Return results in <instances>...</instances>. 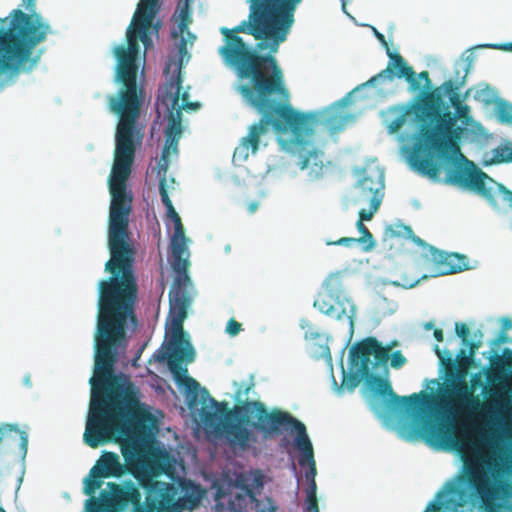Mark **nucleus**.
<instances>
[{
    "label": "nucleus",
    "instance_id": "obj_1",
    "mask_svg": "<svg viewBox=\"0 0 512 512\" xmlns=\"http://www.w3.org/2000/svg\"><path fill=\"white\" fill-rule=\"evenodd\" d=\"M138 297H98L97 325L94 335V374L90 378L91 400L83 440L91 448L116 442L127 463L128 471L144 490L132 481L108 482L99 497L88 495L84 512H184L200 503L204 491L185 477L172 474L169 464L161 458L145 454L138 431H147L143 424L145 411L139 389L130 378L116 374L115 364L127 348V324L137 323L135 305Z\"/></svg>",
    "mask_w": 512,
    "mask_h": 512
},
{
    "label": "nucleus",
    "instance_id": "obj_2",
    "mask_svg": "<svg viewBox=\"0 0 512 512\" xmlns=\"http://www.w3.org/2000/svg\"><path fill=\"white\" fill-rule=\"evenodd\" d=\"M248 19L232 29L222 27L224 45L219 48L224 63L249 83L238 87L244 101L261 115L259 122L235 148L234 156L246 160L259 150L261 138L271 125L276 132L291 130L296 145L310 143L317 123L314 113L294 110L275 54L294 24V12L285 0H248Z\"/></svg>",
    "mask_w": 512,
    "mask_h": 512
},
{
    "label": "nucleus",
    "instance_id": "obj_3",
    "mask_svg": "<svg viewBox=\"0 0 512 512\" xmlns=\"http://www.w3.org/2000/svg\"><path fill=\"white\" fill-rule=\"evenodd\" d=\"M159 10V0H140L127 29V46L119 45L114 53L117 58L116 81L119 91L109 97L108 106L118 116L115 132L114 160L109 176L111 203L109 209L108 245H133L129 233V216L132 211V193L127 181L132 172L137 148L142 144L143 127L138 124L145 101V90L137 83L138 54L142 41L145 49L152 46L149 30Z\"/></svg>",
    "mask_w": 512,
    "mask_h": 512
},
{
    "label": "nucleus",
    "instance_id": "obj_4",
    "mask_svg": "<svg viewBox=\"0 0 512 512\" xmlns=\"http://www.w3.org/2000/svg\"><path fill=\"white\" fill-rule=\"evenodd\" d=\"M183 383L191 395V402L200 397L204 405L200 415L206 431L223 439L231 448L247 450L257 441L254 431L261 432L265 438L281 435L283 431H294V445L301 453L299 465L313 462V446L305 425L287 411L279 408L268 410L263 402L248 400L254 382L236 390L233 407H229L226 401L219 402L211 397L209 391L192 377L186 376Z\"/></svg>",
    "mask_w": 512,
    "mask_h": 512
},
{
    "label": "nucleus",
    "instance_id": "obj_5",
    "mask_svg": "<svg viewBox=\"0 0 512 512\" xmlns=\"http://www.w3.org/2000/svg\"><path fill=\"white\" fill-rule=\"evenodd\" d=\"M456 113L442 112V94L439 89L423 91L413 102L396 105L389 112L394 116L388 123L389 133L394 134L414 115L419 128L413 137L409 161L414 170L431 179L441 173L442 162H450L453 156L461 155L459 141L464 128L457 126V119L468 123L470 108L462 104L459 95L450 97Z\"/></svg>",
    "mask_w": 512,
    "mask_h": 512
},
{
    "label": "nucleus",
    "instance_id": "obj_6",
    "mask_svg": "<svg viewBox=\"0 0 512 512\" xmlns=\"http://www.w3.org/2000/svg\"><path fill=\"white\" fill-rule=\"evenodd\" d=\"M159 193L163 205L166 207L168 217L174 223V233L171 239V266L175 273V279L169 293L170 297V318L171 331L167 349L169 353L163 354L159 360H167L169 369L175 374L178 381H181L179 372L187 373L182 367V362L194 361L195 351L183 330V322L187 317V310L191 302L189 288L191 279L188 275L190 262L186 246L185 230L180 216L176 212L165 188V179L161 180Z\"/></svg>",
    "mask_w": 512,
    "mask_h": 512
},
{
    "label": "nucleus",
    "instance_id": "obj_7",
    "mask_svg": "<svg viewBox=\"0 0 512 512\" xmlns=\"http://www.w3.org/2000/svg\"><path fill=\"white\" fill-rule=\"evenodd\" d=\"M455 331L463 344L469 345L470 356H466L465 350L460 351L457 366L450 363L444 385L434 399L435 405L447 416L446 419L438 423H428L423 427L427 441L441 447H456L459 444L452 419L482 406L479 397L473 394L465 379L467 368L481 343L468 342L469 328L465 323H456Z\"/></svg>",
    "mask_w": 512,
    "mask_h": 512
},
{
    "label": "nucleus",
    "instance_id": "obj_8",
    "mask_svg": "<svg viewBox=\"0 0 512 512\" xmlns=\"http://www.w3.org/2000/svg\"><path fill=\"white\" fill-rule=\"evenodd\" d=\"M49 33L50 27L39 16L26 15L21 9L1 19L0 78L14 82L21 73L35 69L40 60L35 49Z\"/></svg>",
    "mask_w": 512,
    "mask_h": 512
},
{
    "label": "nucleus",
    "instance_id": "obj_9",
    "mask_svg": "<svg viewBox=\"0 0 512 512\" xmlns=\"http://www.w3.org/2000/svg\"><path fill=\"white\" fill-rule=\"evenodd\" d=\"M492 482L477 465L467 466L465 480L486 512H512V460L505 457Z\"/></svg>",
    "mask_w": 512,
    "mask_h": 512
},
{
    "label": "nucleus",
    "instance_id": "obj_10",
    "mask_svg": "<svg viewBox=\"0 0 512 512\" xmlns=\"http://www.w3.org/2000/svg\"><path fill=\"white\" fill-rule=\"evenodd\" d=\"M447 182L475 191L495 209L512 206V191L480 169L469 170L457 166L448 171Z\"/></svg>",
    "mask_w": 512,
    "mask_h": 512
},
{
    "label": "nucleus",
    "instance_id": "obj_11",
    "mask_svg": "<svg viewBox=\"0 0 512 512\" xmlns=\"http://www.w3.org/2000/svg\"><path fill=\"white\" fill-rule=\"evenodd\" d=\"M264 486V475L260 470H251L236 475L233 488L228 493L229 512H275L270 498L258 500L256 491Z\"/></svg>",
    "mask_w": 512,
    "mask_h": 512
},
{
    "label": "nucleus",
    "instance_id": "obj_12",
    "mask_svg": "<svg viewBox=\"0 0 512 512\" xmlns=\"http://www.w3.org/2000/svg\"><path fill=\"white\" fill-rule=\"evenodd\" d=\"M390 347L382 346L374 337L356 343L350 350V362L356 368L353 373L343 376L342 386L353 391L362 380H366L372 368H387Z\"/></svg>",
    "mask_w": 512,
    "mask_h": 512
},
{
    "label": "nucleus",
    "instance_id": "obj_13",
    "mask_svg": "<svg viewBox=\"0 0 512 512\" xmlns=\"http://www.w3.org/2000/svg\"><path fill=\"white\" fill-rule=\"evenodd\" d=\"M314 307L321 313L337 319H348L353 324L355 306L343 295V272L331 273L323 283V290L314 301Z\"/></svg>",
    "mask_w": 512,
    "mask_h": 512
},
{
    "label": "nucleus",
    "instance_id": "obj_14",
    "mask_svg": "<svg viewBox=\"0 0 512 512\" xmlns=\"http://www.w3.org/2000/svg\"><path fill=\"white\" fill-rule=\"evenodd\" d=\"M387 55L389 57V62L386 68L380 71L375 76L371 77L367 82L363 84V86L379 87V93L384 94L385 92L383 89V85L386 82H393L394 78L397 77L399 79L404 78L406 82L409 84V89L412 92L421 89V81H424V91L434 90L431 89V79L429 77L428 71H422L419 74H416L414 69L410 65H408L406 60L399 53H395L392 52L390 49H387ZM420 93L421 91L419 92V94Z\"/></svg>",
    "mask_w": 512,
    "mask_h": 512
},
{
    "label": "nucleus",
    "instance_id": "obj_15",
    "mask_svg": "<svg viewBox=\"0 0 512 512\" xmlns=\"http://www.w3.org/2000/svg\"><path fill=\"white\" fill-rule=\"evenodd\" d=\"M169 86H170L171 90H173V89L175 90V93L172 97V108L174 109V108H176V106H178V108L176 109L175 112L170 113L168 126L165 130L166 141H165L164 148L162 150L161 157L157 164L158 175H161L159 184L161 183L162 179H165V183L167 182L166 173L168 171L169 164H170V160H169L170 154L178 153V142H179V139L182 134V126H181L182 112H181V109L187 110V109L194 108V107L198 106L197 103H189V102L183 103L181 106L178 105L180 91H181V79H180L179 75L176 77L175 80L170 81ZM165 188L167 189L166 184H165Z\"/></svg>",
    "mask_w": 512,
    "mask_h": 512
},
{
    "label": "nucleus",
    "instance_id": "obj_16",
    "mask_svg": "<svg viewBox=\"0 0 512 512\" xmlns=\"http://www.w3.org/2000/svg\"><path fill=\"white\" fill-rule=\"evenodd\" d=\"M366 382L370 390L375 394L388 398V411L418 408L430 399V395L423 391L420 393H413L410 396L401 397L393 391L391 384L387 379L372 374L371 370L369 371V376L366 378Z\"/></svg>",
    "mask_w": 512,
    "mask_h": 512
},
{
    "label": "nucleus",
    "instance_id": "obj_17",
    "mask_svg": "<svg viewBox=\"0 0 512 512\" xmlns=\"http://www.w3.org/2000/svg\"><path fill=\"white\" fill-rule=\"evenodd\" d=\"M128 471L127 463L122 464L118 454L103 452L96 464L91 468L89 475L84 479L83 493L96 494L103 485V479L121 477Z\"/></svg>",
    "mask_w": 512,
    "mask_h": 512
},
{
    "label": "nucleus",
    "instance_id": "obj_18",
    "mask_svg": "<svg viewBox=\"0 0 512 512\" xmlns=\"http://www.w3.org/2000/svg\"><path fill=\"white\" fill-rule=\"evenodd\" d=\"M437 497L438 500L431 502L425 512H463L462 508L468 502L467 491L456 483H448Z\"/></svg>",
    "mask_w": 512,
    "mask_h": 512
},
{
    "label": "nucleus",
    "instance_id": "obj_19",
    "mask_svg": "<svg viewBox=\"0 0 512 512\" xmlns=\"http://www.w3.org/2000/svg\"><path fill=\"white\" fill-rule=\"evenodd\" d=\"M431 260L434 263L433 276L455 274L469 268L465 255L446 253L434 248L431 250Z\"/></svg>",
    "mask_w": 512,
    "mask_h": 512
},
{
    "label": "nucleus",
    "instance_id": "obj_20",
    "mask_svg": "<svg viewBox=\"0 0 512 512\" xmlns=\"http://www.w3.org/2000/svg\"><path fill=\"white\" fill-rule=\"evenodd\" d=\"M192 1L184 0L178 4V25L172 31V38H179L177 48L181 60L187 55V42L190 41L192 43L196 38L188 29L191 23L190 3Z\"/></svg>",
    "mask_w": 512,
    "mask_h": 512
},
{
    "label": "nucleus",
    "instance_id": "obj_21",
    "mask_svg": "<svg viewBox=\"0 0 512 512\" xmlns=\"http://www.w3.org/2000/svg\"><path fill=\"white\" fill-rule=\"evenodd\" d=\"M358 186L361 192V200L366 201L369 198L379 197L380 201L383 198L384 190V174L378 170L366 172L363 178L359 181Z\"/></svg>",
    "mask_w": 512,
    "mask_h": 512
},
{
    "label": "nucleus",
    "instance_id": "obj_22",
    "mask_svg": "<svg viewBox=\"0 0 512 512\" xmlns=\"http://www.w3.org/2000/svg\"><path fill=\"white\" fill-rule=\"evenodd\" d=\"M323 153L314 149L304 156L298 163L301 170L308 169L311 181L318 180L324 175Z\"/></svg>",
    "mask_w": 512,
    "mask_h": 512
},
{
    "label": "nucleus",
    "instance_id": "obj_23",
    "mask_svg": "<svg viewBox=\"0 0 512 512\" xmlns=\"http://www.w3.org/2000/svg\"><path fill=\"white\" fill-rule=\"evenodd\" d=\"M308 465L310 467V471L306 474V477H311V484L309 486V489L307 490V496L305 500V506L303 512H320L319 506H318V499L316 495V482L314 480L315 474H316V465L315 460L313 459V462H306L302 466Z\"/></svg>",
    "mask_w": 512,
    "mask_h": 512
},
{
    "label": "nucleus",
    "instance_id": "obj_24",
    "mask_svg": "<svg viewBox=\"0 0 512 512\" xmlns=\"http://www.w3.org/2000/svg\"><path fill=\"white\" fill-rule=\"evenodd\" d=\"M455 74V81L447 80L441 85L440 88H438L439 90L442 89L444 94L450 95V97L454 94H458L457 91L459 88L465 84L468 68L462 66L461 71L456 69Z\"/></svg>",
    "mask_w": 512,
    "mask_h": 512
},
{
    "label": "nucleus",
    "instance_id": "obj_25",
    "mask_svg": "<svg viewBox=\"0 0 512 512\" xmlns=\"http://www.w3.org/2000/svg\"><path fill=\"white\" fill-rule=\"evenodd\" d=\"M385 235L390 238L403 237L406 239H412L416 243L421 242V239L414 235L412 228L402 223H396L388 226L385 230Z\"/></svg>",
    "mask_w": 512,
    "mask_h": 512
},
{
    "label": "nucleus",
    "instance_id": "obj_26",
    "mask_svg": "<svg viewBox=\"0 0 512 512\" xmlns=\"http://www.w3.org/2000/svg\"><path fill=\"white\" fill-rule=\"evenodd\" d=\"M12 432L19 433L20 434V446L21 450L23 451L24 455L27 453V447H28V436L26 432L20 430L16 425L13 424H2L0 426V443L3 441V439L10 435Z\"/></svg>",
    "mask_w": 512,
    "mask_h": 512
},
{
    "label": "nucleus",
    "instance_id": "obj_27",
    "mask_svg": "<svg viewBox=\"0 0 512 512\" xmlns=\"http://www.w3.org/2000/svg\"><path fill=\"white\" fill-rule=\"evenodd\" d=\"M356 228L361 234V236L359 238H356L358 241V244L362 245L364 251L372 250L375 246V241H374L372 233L366 227L364 222H361V220H357Z\"/></svg>",
    "mask_w": 512,
    "mask_h": 512
},
{
    "label": "nucleus",
    "instance_id": "obj_28",
    "mask_svg": "<svg viewBox=\"0 0 512 512\" xmlns=\"http://www.w3.org/2000/svg\"><path fill=\"white\" fill-rule=\"evenodd\" d=\"M365 202L369 203V209H361L359 211L358 220H361V222L370 221L374 214L378 211L382 201H380L379 197L376 196L374 198H369V200H366Z\"/></svg>",
    "mask_w": 512,
    "mask_h": 512
},
{
    "label": "nucleus",
    "instance_id": "obj_29",
    "mask_svg": "<svg viewBox=\"0 0 512 512\" xmlns=\"http://www.w3.org/2000/svg\"><path fill=\"white\" fill-rule=\"evenodd\" d=\"M509 352L507 357H498L494 369L498 371H512V352L505 350V353Z\"/></svg>",
    "mask_w": 512,
    "mask_h": 512
},
{
    "label": "nucleus",
    "instance_id": "obj_30",
    "mask_svg": "<svg viewBox=\"0 0 512 512\" xmlns=\"http://www.w3.org/2000/svg\"><path fill=\"white\" fill-rule=\"evenodd\" d=\"M497 116L502 123H512V105H502L497 111Z\"/></svg>",
    "mask_w": 512,
    "mask_h": 512
},
{
    "label": "nucleus",
    "instance_id": "obj_31",
    "mask_svg": "<svg viewBox=\"0 0 512 512\" xmlns=\"http://www.w3.org/2000/svg\"><path fill=\"white\" fill-rule=\"evenodd\" d=\"M495 159L497 162L512 161V147H504L495 149Z\"/></svg>",
    "mask_w": 512,
    "mask_h": 512
},
{
    "label": "nucleus",
    "instance_id": "obj_32",
    "mask_svg": "<svg viewBox=\"0 0 512 512\" xmlns=\"http://www.w3.org/2000/svg\"><path fill=\"white\" fill-rule=\"evenodd\" d=\"M356 244H358V241L354 237H342L336 241H331V240L326 241L327 246H345L348 248H352Z\"/></svg>",
    "mask_w": 512,
    "mask_h": 512
},
{
    "label": "nucleus",
    "instance_id": "obj_33",
    "mask_svg": "<svg viewBox=\"0 0 512 512\" xmlns=\"http://www.w3.org/2000/svg\"><path fill=\"white\" fill-rule=\"evenodd\" d=\"M390 365L392 368L399 369L406 363V358L401 351L389 352Z\"/></svg>",
    "mask_w": 512,
    "mask_h": 512
},
{
    "label": "nucleus",
    "instance_id": "obj_34",
    "mask_svg": "<svg viewBox=\"0 0 512 512\" xmlns=\"http://www.w3.org/2000/svg\"><path fill=\"white\" fill-rule=\"evenodd\" d=\"M22 6L25 8V10L28 11V13H25L26 15H35V16H39L41 19H42V22H44V24L48 25L50 28V24L38 13L35 12L36 10V3H35V0H22ZM52 33V30L50 29V33Z\"/></svg>",
    "mask_w": 512,
    "mask_h": 512
},
{
    "label": "nucleus",
    "instance_id": "obj_35",
    "mask_svg": "<svg viewBox=\"0 0 512 512\" xmlns=\"http://www.w3.org/2000/svg\"><path fill=\"white\" fill-rule=\"evenodd\" d=\"M241 324L239 322H237L234 318H231L228 322H227V325H226V332L230 335V336H236L240 333L241 331Z\"/></svg>",
    "mask_w": 512,
    "mask_h": 512
},
{
    "label": "nucleus",
    "instance_id": "obj_36",
    "mask_svg": "<svg viewBox=\"0 0 512 512\" xmlns=\"http://www.w3.org/2000/svg\"><path fill=\"white\" fill-rule=\"evenodd\" d=\"M508 341V336L506 334V332L504 331H501L497 337V339L495 340V344H501V343H505Z\"/></svg>",
    "mask_w": 512,
    "mask_h": 512
},
{
    "label": "nucleus",
    "instance_id": "obj_37",
    "mask_svg": "<svg viewBox=\"0 0 512 512\" xmlns=\"http://www.w3.org/2000/svg\"><path fill=\"white\" fill-rule=\"evenodd\" d=\"M512 327V321L509 318H503L501 331L506 332Z\"/></svg>",
    "mask_w": 512,
    "mask_h": 512
},
{
    "label": "nucleus",
    "instance_id": "obj_38",
    "mask_svg": "<svg viewBox=\"0 0 512 512\" xmlns=\"http://www.w3.org/2000/svg\"><path fill=\"white\" fill-rule=\"evenodd\" d=\"M292 11L295 13L296 7L301 3L302 0H285Z\"/></svg>",
    "mask_w": 512,
    "mask_h": 512
},
{
    "label": "nucleus",
    "instance_id": "obj_39",
    "mask_svg": "<svg viewBox=\"0 0 512 512\" xmlns=\"http://www.w3.org/2000/svg\"><path fill=\"white\" fill-rule=\"evenodd\" d=\"M375 35H376L377 39L386 47V50L390 49L388 47V44H387L383 34H381V33H379L378 31L375 30Z\"/></svg>",
    "mask_w": 512,
    "mask_h": 512
},
{
    "label": "nucleus",
    "instance_id": "obj_40",
    "mask_svg": "<svg viewBox=\"0 0 512 512\" xmlns=\"http://www.w3.org/2000/svg\"><path fill=\"white\" fill-rule=\"evenodd\" d=\"M434 337L437 341L442 342L444 339L443 331L441 329L434 330Z\"/></svg>",
    "mask_w": 512,
    "mask_h": 512
},
{
    "label": "nucleus",
    "instance_id": "obj_41",
    "mask_svg": "<svg viewBox=\"0 0 512 512\" xmlns=\"http://www.w3.org/2000/svg\"><path fill=\"white\" fill-rule=\"evenodd\" d=\"M484 439L486 440V442L493 448H496L497 447V440L496 438L493 436V437H484Z\"/></svg>",
    "mask_w": 512,
    "mask_h": 512
},
{
    "label": "nucleus",
    "instance_id": "obj_42",
    "mask_svg": "<svg viewBox=\"0 0 512 512\" xmlns=\"http://www.w3.org/2000/svg\"><path fill=\"white\" fill-rule=\"evenodd\" d=\"M418 282H419V280H415L413 282H405V283L402 284V286L405 287V288H412L415 285H417Z\"/></svg>",
    "mask_w": 512,
    "mask_h": 512
},
{
    "label": "nucleus",
    "instance_id": "obj_43",
    "mask_svg": "<svg viewBox=\"0 0 512 512\" xmlns=\"http://www.w3.org/2000/svg\"><path fill=\"white\" fill-rule=\"evenodd\" d=\"M503 48H504L505 50L512 51V43H508V44L503 45Z\"/></svg>",
    "mask_w": 512,
    "mask_h": 512
},
{
    "label": "nucleus",
    "instance_id": "obj_44",
    "mask_svg": "<svg viewBox=\"0 0 512 512\" xmlns=\"http://www.w3.org/2000/svg\"><path fill=\"white\" fill-rule=\"evenodd\" d=\"M11 83L10 81H6V78H0V87H2L4 84Z\"/></svg>",
    "mask_w": 512,
    "mask_h": 512
},
{
    "label": "nucleus",
    "instance_id": "obj_45",
    "mask_svg": "<svg viewBox=\"0 0 512 512\" xmlns=\"http://www.w3.org/2000/svg\"><path fill=\"white\" fill-rule=\"evenodd\" d=\"M435 352L437 353L438 356H441V351L438 346H435Z\"/></svg>",
    "mask_w": 512,
    "mask_h": 512
},
{
    "label": "nucleus",
    "instance_id": "obj_46",
    "mask_svg": "<svg viewBox=\"0 0 512 512\" xmlns=\"http://www.w3.org/2000/svg\"><path fill=\"white\" fill-rule=\"evenodd\" d=\"M182 98H183V101H186V100H187V98H188V94H187V93H184Z\"/></svg>",
    "mask_w": 512,
    "mask_h": 512
},
{
    "label": "nucleus",
    "instance_id": "obj_47",
    "mask_svg": "<svg viewBox=\"0 0 512 512\" xmlns=\"http://www.w3.org/2000/svg\"><path fill=\"white\" fill-rule=\"evenodd\" d=\"M333 120H334V118H333V117H329V118L327 119V122L332 123V122H333Z\"/></svg>",
    "mask_w": 512,
    "mask_h": 512
},
{
    "label": "nucleus",
    "instance_id": "obj_48",
    "mask_svg": "<svg viewBox=\"0 0 512 512\" xmlns=\"http://www.w3.org/2000/svg\"><path fill=\"white\" fill-rule=\"evenodd\" d=\"M392 346H395V343H392V345L388 346V347H390V350L392 349Z\"/></svg>",
    "mask_w": 512,
    "mask_h": 512
}]
</instances>
